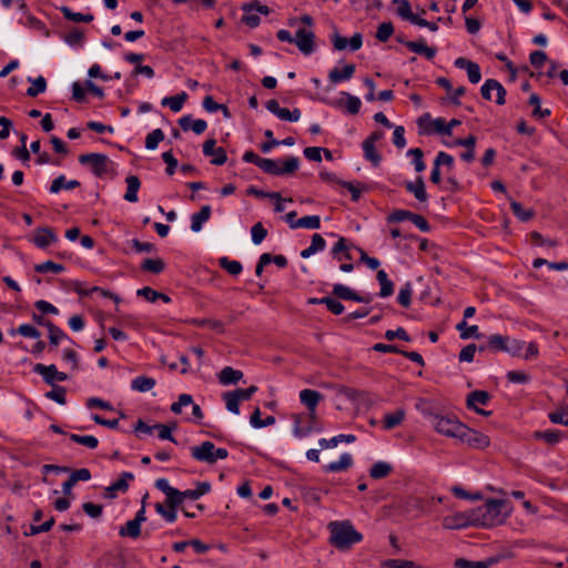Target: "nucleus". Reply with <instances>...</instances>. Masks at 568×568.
Returning <instances> with one entry per match:
<instances>
[{"mask_svg": "<svg viewBox=\"0 0 568 568\" xmlns=\"http://www.w3.org/2000/svg\"><path fill=\"white\" fill-rule=\"evenodd\" d=\"M511 507L506 500L489 499L485 504L468 511L473 526L494 527L505 523L510 515Z\"/></svg>", "mask_w": 568, "mask_h": 568, "instance_id": "f257e3e1", "label": "nucleus"}, {"mask_svg": "<svg viewBox=\"0 0 568 568\" xmlns=\"http://www.w3.org/2000/svg\"><path fill=\"white\" fill-rule=\"evenodd\" d=\"M328 542L339 551H348L363 540V535L349 520H335L327 525Z\"/></svg>", "mask_w": 568, "mask_h": 568, "instance_id": "f03ea898", "label": "nucleus"}, {"mask_svg": "<svg viewBox=\"0 0 568 568\" xmlns=\"http://www.w3.org/2000/svg\"><path fill=\"white\" fill-rule=\"evenodd\" d=\"M428 417L434 429L446 437L458 439L459 434L464 430V425L453 415H440L436 413H424Z\"/></svg>", "mask_w": 568, "mask_h": 568, "instance_id": "7ed1b4c3", "label": "nucleus"}, {"mask_svg": "<svg viewBox=\"0 0 568 568\" xmlns=\"http://www.w3.org/2000/svg\"><path fill=\"white\" fill-rule=\"evenodd\" d=\"M229 452L225 448H216L212 442H203L199 446L191 448V456L199 462L210 465L215 464L219 459H225Z\"/></svg>", "mask_w": 568, "mask_h": 568, "instance_id": "20e7f679", "label": "nucleus"}, {"mask_svg": "<svg viewBox=\"0 0 568 568\" xmlns=\"http://www.w3.org/2000/svg\"><path fill=\"white\" fill-rule=\"evenodd\" d=\"M282 163L283 165H280L278 161L264 158L260 169L267 174L284 175L292 174L300 168V160L296 156H288Z\"/></svg>", "mask_w": 568, "mask_h": 568, "instance_id": "39448f33", "label": "nucleus"}, {"mask_svg": "<svg viewBox=\"0 0 568 568\" xmlns=\"http://www.w3.org/2000/svg\"><path fill=\"white\" fill-rule=\"evenodd\" d=\"M79 162L89 165L92 172L98 176L106 174L111 164L109 158L101 153L81 154Z\"/></svg>", "mask_w": 568, "mask_h": 568, "instance_id": "423d86ee", "label": "nucleus"}, {"mask_svg": "<svg viewBox=\"0 0 568 568\" xmlns=\"http://www.w3.org/2000/svg\"><path fill=\"white\" fill-rule=\"evenodd\" d=\"M417 125L420 134H430L433 132L449 134V128H445V120L442 118L433 120L428 113H425L417 119Z\"/></svg>", "mask_w": 568, "mask_h": 568, "instance_id": "0eeeda50", "label": "nucleus"}, {"mask_svg": "<svg viewBox=\"0 0 568 568\" xmlns=\"http://www.w3.org/2000/svg\"><path fill=\"white\" fill-rule=\"evenodd\" d=\"M315 33L311 29L298 28L293 43L304 55H310L315 51Z\"/></svg>", "mask_w": 568, "mask_h": 568, "instance_id": "6e6552de", "label": "nucleus"}, {"mask_svg": "<svg viewBox=\"0 0 568 568\" xmlns=\"http://www.w3.org/2000/svg\"><path fill=\"white\" fill-rule=\"evenodd\" d=\"M457 440L477 449L486 448L489 445L488 436L471 429L466 425H464V430L460 432Z\"/></svg>", "mask_w": 568, "mask_h": 568, "instance_id": "1a4fd4ad", "label": "nucleus"}, {"mask_svg": "<svg viewBox=\"0 0 568 568\" xmlns=\"http://www.w3.org/2000/svg\"><path fill=\"white\" fill-rule=\"evenodd\" d=\"M33 371L40 374L47 384L52 386H54L55 381L64 382L68 379V375L65 373L59 372L55 365L47 366L43 364H36Z\"/></svg>", "mask_w": 568, "mask_h": 568, "instance_id": "9d476101", "label": "nucleus"}, {"mask_svg": "<svg viewBox=\"0 0 568 568\" xmlns=\"http://www.w3.org/2000/svg\"><path fill=\"white\" fill-rule=\"evenodd\" d=\"M491 91H496V103L503 105L505 103L506 90L495 79H488L481 85L480 93L485 100H491Z\"/></svg>", "mask_w": 568, "mask_h": 568, "instance_id": "9b49d317", "label": "nucleus"}, {"mask_svg": "<svg viewBox=\"0 0 568 568\" xmlns=\"http://www.w3.org/2000/svg\"><path fill=\"white\" fill-rule=\"evenodd\" d=\"M322 398L323 395L313 389L306 388L300 392V400L307 408L311 419L316 418V407Z\"/></svg>", "mask_w": 568, "mask_h": 568, "instance_id": "f8f14e48", "label": "nucleus"}, {"mask_svg": "<svg viewBox=\"0 0 568 568\" xmlns=\"http://www.w3.org/2000/svg\"><path fill=\"white\" fill-rule=\"evenodd\" d=\"M332 42L333 47L337 51L345 50L347 47H349L351 51H357L361 49L363 44L362 36L361 33H355L349 40H347L345 37H342L339 33L334 32L332 34Z\"/></svg>", "mask_w": 568, "mask_h": 568, "instance_id": "ddd939ff", "label": "nucleus"}, {"mask_svg": "<svg viewBox=\"0 0 568 568\" xmlns=\"http://www.w3.org/2000/svg\"><path fill=\"white\" fill-rule=\"evenodd\" d=\"M134 479L132 473H122L121 477L112 485L104 489L103 496L109 499L116 497L118 493H125L129 488V483Z\"/></svg>", "mask_w": 568, "mask_h": 568, "instance_id": "4468645a", "label": "nucleus"}, {"mask_svg": "<svg viewBox=\"0 0 568 568\" xmlns=\"http://www.w3.org/2000/svg\"><path fill=\"white\" fill-rule=\"evenodd\" d=\"M216 141L209 139L203 143V153L206 156H213L211 163L214 165H222L226 162L227 156L223 148H215Z\"/></svg>", "mask_w": 568, "mask_h": 568, "instance_id": "2eb2a0df", "label": "nucleus"}, {"mask_svg": "<svg viewBox=\"0 0 568 568\" xmlns=\"http://www.w3.org/2000/svg\"><path fill=\"white\" fill-rule=\"evenodd\" d=\"M332 293H333V295H335L338 298L355 301V302H359V303H369L372 300L369 296L358 295L352 288H349L348 286L343 285V284H335L333 286Z\"/></svg>", "mask_w": 568, "mask_h": 568, "instance_id": "dca6fc26", "label": "nucleus"}, {"mask_svg": "<svg viewBox=\"0 0 568 568\" xmlns=\"http://www.w3.org/2000/svg\"><path fill=\"white\" fill-rule=\"evenodd\" d=\"M142 508L136 511L134 519L129 520L119 530L122 537L138 538L141 534Z\"/></svg>", "mask_w": 568, "mask_h": 568, "instance_id": "f3484780", "label": "nucleus"}, {"mask_svg": "<svg viewBox=\"0 0 568 568\" xmlns=\"http://www.w3.org/2000/svg\"><path fill=\"white\" fill-rule=\"evenodd\" d=\"M58 241V237L52 229L50 227H38L34 231L33 243L39 248H45L50 244Z\"/></svg>", "mask_w": 568, "mask_h": 568, "instance_id": "a211bd4d", "label": "nucleus"}, {"mask_svg": "<svg viewBox=\"0 0 568 568\" xmlns=\"http://www.w3.org/2000/svg\"><path fill=\"white\" fill-rule=\"evenodd\" d=\"M179 125L183 131H193L195 134H202L206 128V121L193 119L192 115H184L179 119Z\"/></svg>", "mask_w": 568, "mask_h": 568, "instance_id": "6ab92c4d", "label": "nucleus"}, {"mask_svg": "<svg viewBox=\"0 0 568 568\" xmlns=\"http://www.w3.org/2000/svg\"><path fill=\"white\" fill-rule=\"evenodd\" d=\"M219 382L223 386L236 385L242 378L243 373L231 366H225L217 375Z\"/></svg>", "mask_w": 568, "mask_h": 568, "instance_id": "aec40b11", "label": "nucleus"}, {"mask_svg": "<svg viewBox=\"0 0 568 568\" xmlns=\"http://www.w3.org/2000/svg\"><path fill=\"white\" fill-rule=\"evenodd\" d=\"M508 336L493 334L487 337L486 345L479 346V351L490 349L493 352H505Z\"/></svg>", "mask_w": 568, "mask_h": 568, "instance_id": "412c9836", "label": "nucleus"}, {"mask_svg": "<svg viewBox=\"0 0 568 568\" xmlns=\"http://www.w3.org/2000/svg\"><path fill=\"white\" fill-rule=\"evenodd\" d=\"M355 73L354 64H346L342 70L334 68L328 73V79L333 83H339L349 80Z\"/></svg>", "mask_w": 568, "mask_h": 568, "instance_id": "4be33fe9", "label": "nucleus"}, {"mask_svg": "<svg viewBox=\"0 0 568 568\" xmlns=\"http://www.w3.org/2000/svg\"><path fill=\"white\" fill-rule=\"evenodd\" d=\"M467 525H471L468 518V511L454 516H447L443 519V526L446 529H459Z\"/></svg>", "mask_w": 568, "mask_h": 568, "instance_id": "5701e85b", "label": "nucleus"}, {"mask_svg": "<svg viewBox=\"0 0 568 568\" xmlns=\"http://www.w3.org/2000/svg\"><path fill=\"white\" fill-rule=\"evenodd\" d=\"M405 45L417 54L424 55L427 60L434 59L436 55V49L428 47L425 41H407Z\"/></svg>", "mask_w": 568, "mask_h": 568, "instance_id": "b1692460", "label": "nucleus"}, {"mask_svg": "<svg viewBox=\"0 0 568 568\" xmlns=\"http://www.w3.org/2000/svg\"><path fill=\"white\" fill-rule=\"evenodd\" d=\"M405 189L413 193L414 196L420 202H426L428 199L425 190V183L422 176H418L415 182H405Z\"/></svg>", "mask_w": 568, "mask_h": 568, "instance_id": "393cba45", "label": "nucleus"}, {"mask_svg": "<svg viewBox=\"0 0 568 568\" xmlns=\"http://www.w3.org/2000/svg\"><path fill=\"white\" fill-rule=\"evenodd\" d=\"M353 465V457L348 453L341 455L339 459L332 462L324 467L327 473H338L348 469Z\"/></svg>", "mask_w": 568, "mask_h": 568, "instance_id": "a878e982", "label": "nucleus"}, {"mask_svg": "<svg viewBox=\"0 0 568 568\" xmlns=\"http://www.w3.org/2000/svg\"><path fill=\"white\" fill-rule=\"evenodd\" d=\"M211 216V207L209 205L202 206V209L191 216V230L193 232H200L203 224L209 221Z\"/></svg>", "mask_w": 568, "mask_h": 568, "instance_id": "bb28decb", "label": "nucleus"}, {"mask_svg": "<svg viewBox=\"0 0 568 568\" xmlns=\"http://www.w3.org/2000/svg\"><path fill=\"white\" fill-rule=\"evenodd\" d=\"M189 95L186 92H181L180 94L173 97H165L161 104L163 106H168L173 112H180L183 108L184 102L187 100Z\"/></svg>", "mask_w": 568, "mask_h": 568, "instance_id": "cd10ccee", "label": "nucleus"}, {"mask_svg": "<svg viewBox=\"0 0 568 568\" xmlns=\"http://www.w3.org/2000/svg\"><path fill=\"white\" fill-rule=\"evenodd\" d=\"M326 242L321 234H313L311 245L301 252L303 258H308L313 254L325 248Z\"/></svg>", "mask_w": 568, "mask_h": 568, "instance_id": "c85d7f7f", "label": "nucleus"}, {"mask_svg": "<svg viewBox=\"0 0 568 568\" xmlns=\"http://www.w3.org/2000/svg\"><path fill=\"white\" fill-rule=\"evenodd\" d=\"M490 399V395L485 390H474L467 396V407L469 409L477 408L478 405H487Z\"/></svg>", "mask_w": 568, "mask_h": 568, "instance_id": "c756f323", "label": "nucleus"}, {"mask_svg": "<svg viewBox=\"0 0 568 568\" xmlns=\"http://www.w3.org/2000/svg\"><path fill=\"white\" fill-rule=\"evenodd\" d=\"M355 440H356V437L352 434H347V435L341 434V435L334 436L331 439L322 438L318 440V445L322 449H327V448L336 447L342 442L353 443Z\"/></svg>", "mask_w": 568, "mask_h": 568, "instance_id": "7c9ffc66", "label": "nucleus"}, {"mask_svg": "<svg viewBox=\"0 0 568 568\" xmlns=\"http://www.w3.org/2000/svg\"><path fill=\"white\" fill-rule=\"evenodd\" d=\"M128 189L124 194V200L128 202H136L138 201V191L140 189L141 182L136 175H131L126 178Z\"/></svg>", "mask_w": 568, "mask_h": 568, "instance_id": "2f4dec72", "label": "nucleus"}, {"mask_svg": "<svg viewBox=\"0 0 568 568\" xmlns=\"http://www.w3.org/2000/svg\"><path fill=\"white\" fill-rule=\"evenodd\" d=\"M392 465L386 462H377L369 469V476L373 479H382L392 473Z\"/></svg>", "mask_w": 568, "mask_h": 568, "instance_id": "473e14b6", "label": "nucleus"}, {"mask_svg": "<svg viewBox=\"0 0 568 568\" xmlns=\"http://www.w3.org/2000/svg\"><path fill=\"white\" fill-rule=\"evenodd\" d=\"M79 185H80L79 181L71 180V181L67 182L64 175H59L58 178H55L52 181L51 186H50V192L58 193L61 189L72 190V189L78 187Z\"/></svg>", "mask_w": 568, "mask_h": 568, "instance_id": "72a5a7b5", "label": "nucleus"}, {"mask_svg": "<svg viewBox=\"0 0 568 568\" xmlns=\"http://www.w3.org/2000/svg\"><path fill=\"white\" fill-rule=\"evenodd\" d=\"M376 277L381 284V297L390 296L394 292V284L390 280H388L386 272L384 270H379Z\"/></svg>", "mask_w": 568, "mask_h": 568, "instance_id": "f704fd0d", "label": "nucleus"}, {"mask_svg": "<svg viewBox=\"0 0 568 568\" xmlns=\"http://www.w3.org/2000/svg\"><path fill=\"white\" fill-rule=\"evenodd\" d=\"M510 209L514 215L521 222H528L535 215V212L530 209H524L523 205L517 201H510Z\"/></svg>", "mask_w": 568, "mask_h": 568, "instance_id": "c9c22d12", "label": "nucleus"}, {"mask_svg": "<svg viewBox=\"0 0 568 568\" xmlns=\"http://www.w3.org/2000/svg\"><path fill=\"white\" fill-rule=\"evenodd\" d=\"M405 418V410L404 409H397L394 413L386 414L384 417V428L385 429H393L396 426H398Z\"/></svg>", "mask_w": 568, "mask_h": 568, "instance_id": "e433bc0d", "label": "nucleus"}, {"mask_svg": "<svg viewBox=\"0 0 568 568\" xmlns=\"http://www.w3.org/2000/svg\"><path fill=\"white\" fill-rule=\"evenodd\" d=\"M153 429L158 430V435L161 439H168L171 442H175L174 437L172 436V430L169 426L164 424H156L154 426H148L144 424V434H151Z\"/></svg>", "mask_w": 568, "mask_h": 568, "instance_id": "4c0bfd02", "label": "nucleus"}, {"mask_svg": "<svg viewBox=\"0 0 568 568\" xmlns=\"http://www.w3.org/2000/svg\"><path fill=\"white\" fill-rule=\"evenodd\" d=\"M294 226L298 229L317 230L321 227V219L318 215H307L298 219Z\"/></svg>", "mask_w": 568, "mask_h": 568, "instance_id": "58836bf2", "label": "nucleus"}, {"mask_svg": "<svg viewBox=\"0 0 568 568\" xmlns=\"http://www.w3.org/2000/svg\"><path fill=\"white\" fill-rule=\"evenodd\" d=\"M60 11L62 12L63 17L67 20L72 21V22H85V23H89V22L93 21V16L92 14H83V13L73 12L68 7H62L60 9Z\"/></svg>", "mask_w": 568, "mask_h": 568, "instance_id": "ea45409f", "label": "nucleus"}, {"mask_svg": "<svg viewBox=\"0 0 568 568\" xmlns=\"http://www.w3.org/2000/svg\"><path fill=\"white\" fill-rule=\"evenodd\" d=\"M456 328L460 333V337L463 339H468L470 337H475L478 339L481 337V335L478 333V326L477 325L468 326L465 321L458 323Z\"/></svg>", "mask_w": 568, "mask_h": 568, "instance_id": "a19ab883", "label": "nucleus"}, {"mask_svg": "<svg viewBox=\"0 0 568 568\" xmlns=\"http://www.w3.org/2000/svg\"><path fill=\"white\" fill-rule=\"evenodd\" d=\"M535 437L542 439L547 444L555 445L561 439V432L557 429H547L544 432H536Z\"/></svg>", "mask_w": 568, "mask_h": 568, "instance_id": "79ce46f5", "label": "nucleus"}, {"mask_svg": "<svg viewBox=\"0 0 568 568\" xmlns=\"http://www.w3.org/2000/svg\"><path fill=\"white\" fill-rule=\"evenodd\" d=\"M144 301H148L150 303H158V302L170 303L171 298L169 295H166L164 293L156 292L149 286H144Z\"/></svg>", "mask_w": 568, "mask_h": 568, "instance_id": "37998d69", "label": "nucleus"}, {"mask_svg": "<svg viewBox=\"0 0 568 568\" xmlns=\"http://www.w3.org/2000/svg\"><path fill=\"white\" fill-rule=\"evenodd\" d=\"M164 132L161 129H155L146 135L144 146L148 150H155L160 142L164 140Z\"/></svg>", "mask_w": 568, "mask_h": 568, "instance_id": "c03bdc74", "label": "nucleus"}, {"mask_svg": "<svg viewBox=\"0 0 568 568\" xmlns=\"http://www.w3.org/2000/svg\"><path fill=\"white\" fill-rule=\"evenodd\" d=\"M526 346V343L520 339L510 338L508 336V342L506 345L505 353H508L511 356L520 357L523 355V351Z\"/></svg>", "mask_w": 568, "mask_h": 568, "instance_id": "a18cd8bd", "label": "nucleus"}, {"mask_svg": "<svg viewBox=\"0 0 568 568\" xmlns=\"http://www.w3.org/2000/svg\"><path fill=\"white\" fill-rule=\"evenodd\" d=\"M339 95H343L344 98H346L344 108L346 109V111L348 113L357 114L359 112V109L362 105L359 98L352 95L348 92H341Z\"/></svg>", "mask_w": 568, "mask_h": 568, "instance_id": "49530a36", "label": "nucleus"}, {"mask_svg": "<svg viewBox=\"0 0 568 568\" xmlns=\"http://www.w3.org/2000/svg\"><path fill=\"white\" fill-rule=\"evenodd\" d=\"M29 81L32 82V87H30L28 90H27V94L29 97H37L38 94L42 93L45 91L47 89V81L45 79L40 75L38 77L37 79H31L29 78Z\"/></svg>", "mask_w": 568, "mask_h": 568, "instance_id": "de8ad7c7", "label": "nucleus"}, {"mask_svg": "<svg viewBox=\"0 0 568 568\" xmlns=\"http://www.w3.org/2000/svg\"><path fill=\"white\" fill-rule=\"evenodd\" d=\"M220 266L231 275H239L243 270L242 264L239 261L229 260L227 257L220 258Z\"/></svg>", "mask_w": 568, "mask_h": 568, "instance_id": "09e8293b", "label": "nucleus"}, {"mask_svg": "<svg viewBox=\"0 0 568 568\" xmlns=\"http://www.w3.org/2000/svg\"><path fill=\"white\" fill-rule=\"evenodd\" d=\"M223 399L225 402L226 409L233 414H240V398L234 394V392H226L223 394Z\"/></svg>", "mask_w": 568, "mask_h": 568, "instance_id": "8fccbe9b", "label": "nucleus"}, {"mask_svg": "<svg viewBox=\"0 0 568 568\" xmlns=\"http://www.w3.org/2000/svg\"><path fill=\"white\" fill-rule=\"evenodd\" d=\"M320 304H324L327 307V310L335 315H339L344 312V305L337 300L329 296L322 297Z\"/></svg>", "mask_w": 568, "mask_h": 568, "instance_id": "3c124183", "label": "nucleus"}, {"mask_svg": "<svg viewBox=\"0 0 568 568\" xmlns=\"http://www.w3.org/2000/svg\"><path fill=\"white\" fill-rule=\"evenodd\" d=\"M165 268V263L161 258H144V271L159 274Z\"/></svg>", "mask_w": 568, "mask_h": 568, "instance_id": "603ef678", "label": "nucleus"}, {"mask_svg": "<svg viewBox=\"0 0 568 568\" xmlns=\"http://www.w3.org/2000/svg\"><path fill=\"white\" fill-rule=\"evenodd\" d=\"M529 104L530 105H534L535 109L532 111V115L536 116V118H546V116H549L550 115V110L549 109H541L540 108V98L534 93L529 97Z\"/></svg>", "mask_w": 568, "mask_h": 568, "instance_id": "864d4df0", "label": "nucleus"}, {"mask_svg": "<svg viewBox=\"0 0 568 568\" xmlns=\"http://www.w3.org/2000/svg\"><path fill=\"white\" fill-rule=\"evenodd\" d=\"M413 294L412 284L407 282L404 286L400 287L397 296L398 303L404 306L408 307L410 305V298Z\"/></svg>", "mask_w": 568, "mask_h": 568, "instance_id": "5fc2aeb1", "label": "nucleus"}, {"mask_svg": "<svg viewBox=\"0 0 568 568\" xmlns=\"http://www.w3.org/2000/svg\"><path fill=\"white\" fill-rule=\"evenodd\" d=\"M393 3H397V14L407 21H410V19L414 17V13L412 12L410 3L408 0H393Z\"/></svg>", "mask_w": 568, "mask_h": 568, "instance_id": "6e6d98bb", "label": "nucleus"}, {"mask_svg": "<svg viewBox=\"0 0 568 568\" xmlns=\"http://www.w3.org/2000/svg\"><path fill=\"white\" fill-rule=\"evenodd\" d=\"M349 247L351 245L348 244V241L345 237H339L338 241L332 247L331 254L335 260L342 261V253L348 251Z\"/></svg>", "mask_w": 568, "mask_h": 568, "instance_id": "4d7b16f0", "label": "nucleus"}, {"mask_svg": "<svg viewBox=\"0 0 568 568\" xmlns=\"http://www.w3.org/2000/svg\"><path fill=\"white\" fill-rule=\"evenodd\" d=\"M363 150L365 158L371 161L375 166H377L381 162V155L377 153L375 149V144H371V142H363Z\"/></svg>", "mask_w": 568, "mask_h": 568, "instance_id": "13d9d810", "label": "nucleus"}, {"mask_svg": "<svg viewBox=\"0 0 568 568\" xmlns=\"http://www.w3.org/2000/svg\"><path fill=\"white\" fill-rule=\"evenodd\" d=\"M549 419L554 424H560L568 426V406L561 407L558 410L551 412L549 414Z\"/></svg>", "mask_w": 568, "mask_h": 568, "instance_id": "bf43d9fd", "label": "nucleus"}, {"mask_svg": "<svg viewBox=\"0 0 568 568\" xmlns=\"http://www.w3.org/2000/svg\"><path fill=\"white\" fill-rule=\"evenodd\" d=\"M63 270H64V267L62 264H57L51 261H47L44 263L37 264L34 266V271L38 273H48V272L60 273Z\"/></svg>", "mask_w": 568, "mask_h": 568, "instance_id": "052dcab7", "label": "nucleus"}, {"mask_svg": "<svg viewBox=\"0 0 568 568\" xmlns=\"http://www.w3.org/2000/svg\"><path fill=\"white\" fill-rule=\"evenodd\" d=\"M191 404H193V398L191 395L189 394H181L179 396V399L178 402L173 403L171 405V410L174 413V414H181L182 413V408L183 407H186V406H190Z\"/></svg>", "mask_w": 568, "mask_h": 568, "instance_id": "680f3d73", "label": "nucleus"}, {"mask_svg": "<svg viewBox=\"0 0 568 568\" xmlns=\"http://www.w3.org/2000/svg\"><path fill=\"white\" fill-rule=\"evenodd\" d=\"M393 32H394V27H393L392 22H383L378 26V29L376 32V38L379 41L385 42L390 38Z\"/></svg>", "mask_w": 568, "mask_h": 568, "instance_id": "e2e57ef3", "label": "nucleus"}, {"mask_svg": "<svg viewBox=\"0 0 568 568\" xmlns=\"http://www.w3.org/2000/svg\"><path fill=\"white\" fill-rule=\"evenodd\" d=\"M162 160L166 164L165 173L170 176L173 175L178 168V160L174 158L172 151L163 152Z\"/></svg>", "mask_w": 568, "mask_h": 568, "instance_id": "0e129e2a", "label": "nucleus"}, {"mask_svg": "<svg viewBox=\"0 0 568 568\" xmlns=\"http://www.w3.org/2000/svg\"><path fill=\"white\" fill-rule=\"evenodd\" d=\"M251 235L254 244H261L262 241L266 237L267 231L262 225V223L258 222L252 226Z\"/></svg>", "mask_w": 568, "mask_h": 568, "instance_id": "69168bd1", "label": "nucleus"}, {"mask_svg": "<svg viewBox=\"0 0 568 568\" xmlns=\"http://www.w3.org/2000/svg\"><path fill=\"white\" fill-rule=\"evenodd\" d=\"M489 566V561H470L466 559H457L455 561L456 568H488Z\"/></svg>", "mask_w": 568, "mask_h": 568, "instance_id": "338daca9", "label": "nucleus"}, {"mask_svg": "<svg viewBox=\"0 0 568 568\" xmlns=\"http://www.w3.org/2000/svg\"><path fill=\"white\" fill-rule=\"evenodd\" d=\"M64 40L70 45H82L84 34L79 29H73L64 37Z\"/></svg>", "mask_w": 568, "mask_h": 568, "instance_id": "774afa93", "label": "nucleus"}]
</instances>
